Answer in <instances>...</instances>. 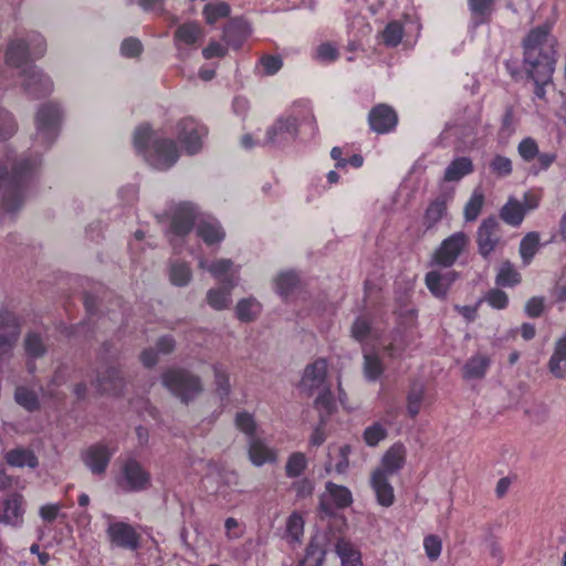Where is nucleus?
Segmentation results:
<instances>
[{
	"instance_id": "412c9836",
	"label": "nucleus",
	"mask_w": 566,
	"mask_h": 566,
	"mask_svg": "<svg viewBox=\"0 0 566 566\" xmlns=\"http://www.w3.org/2000/svg\"><path fill=\"white\" fill-rule=\"evenodd\" d=\"M23 513V496L11 494L3 501L0 520L6 524L18 526L22 523Z\"/></svg>"
},
{
	"instance_id": "338daca9",
	"label": "nucleus",
	"mask_w": 566,
	"mask_h": 566,
	"mask_svg": "<svg viewBox=\"0 0 566 566\" xmlns=\"http://www.w3.org/2000/svg\"><path fill=\"white\" fill-rule=\"evenodd\" d=\"M227 51H228V49L226 45H223L219 42L212 41L202 50V55L205 59L210 60L213 57L224 56L227 54Z\"/></svg>"
},
{
	"instance_id": "e2e57ef3",
	"label": "nucleus",
	"mask_w": 566,
	"mask_h": 566,
	"mask_svg": "<svg viewBox=\"0 0 566 566\" xmlns=\"http://www.w3.org/2000/svg\"><path fill=\"white\" fill-rule=\"evenodd\" d=\"M25 352L30 357H38L44 353L43 343L38 335H28L25 339Z\"/></svg>"
},
{
	"instance_id": "39448f33",
	"label": "nucleus",
	"mask_w": 566,
	"mask_h": 566,
	"mask_svg": "<svg viewBox=\"0 0 566 566\" xmlns=\"http://www.w3.org/2000/svg\"><path fill=\"white\" fill-rule=\"evenodd\" d=\"M114 481L119 491L135 493L147 490L151 484V476L140 462L128 458L120 462Z\"/></svg>"
},
{
	"instance_id": "f704fd0d",
	"label": "nucleus",
	"mask_w": 566,
	"mask_h": 566,
	"mask_svg": "<svg viewBox=\"0 0 566 566\" xmlns=\"http://www.w3.org/2000/svg\"><path fill=\"white\" fill-rule=\"evenodd\" d=\"M473 169L472 161L468 157L454 159L446 169L444 180L458 181L469 175Z\"/></svg>"
},
{
	"instance_id": "5fc2aeb1",
	"label": "nucleus",
	"mask_w": 566,
	"mask_h": 566,
	"mask_svg": "<svg viewBox=\"0 0 566 566\" xmlns=\"http://www.w3.org/2000/svg\"><path fill=\"white\" fill-rule=\"evenodd\" d=\"M245 532L244 525L235 517H227L224 521V536L229 542L240 539Z\"/></svg>"
},
{
	"instance_id": "2f4dec72",
	"label": "nucleus",
	"mask_w": 566,
	"mask_h": 566,
	"mask_svg": "<svg viewBox=\"0 0 566 566\" xmlns=\"http://www.w3.org/2000/svg\"><path fill=\"white\" fill-rule=\"evenodd\" d=\"M122 385L119 371L109 367L102 371L96 380L95 389L98 392H115Z\"/></svg>"
},
{
	"instance_id": "ea45409f",
	"label": "nucleus",
	"mask_w": 566,
	"mask_h": 566,
	"mask_svg": "<svg viewBox=\"0 0 566 566\" xmlns=\"http://www.w3.org/2000/svg\"><path fill=\"white\" fill-rule=\"evenodd\" d=\"M235 312L240 321L250 322L260 314L261 305L254 298H244L237 304Z\"/></svg>"
},
{
	"instance_id": "e433bc0d",
	"label": "nucleus",
	"mask_w": 566,
	"mask_h": 566,
	"mask_svg": "<svg viewBox=\"0 0 566 566\" xmlns=\"http://www.w3.org/2000/svg\"><path fill=\"white\" fill-rule=\"evenodd\" d=\"M239 486V476L235 472L228 471L219 473L218 486L214 493L223 499L229 497Z\"/></svg>"
},
{
	"instance_id": "5701e85b",
	"label": "nucleus",
	"mask_w": 566,
	"mask_h": 566,
	"mask_svg": "<svg viewBox=\"0 0 566 566\" xmlns=\"http://www.w3.org/2000/svg\"><path fill=\"white\" fill-rule=\"evenodd\" d=\"M352 336L366 344H376L380 335L379 329L374 322L367 316L357 317L350 328Z\"/></svg>"
},
{
	"instance_id": "de8ad7c7",
	"label": "nucleus",
	"mask_w": 566,
	"mask_h": 566,
	"mask_svg": "<svg viewBox=\"0 0 566 566\" xmlns=\"http://www.w3.org/2000/svg\"><path fill=\"white\" fill-rule=\"evenodd\" d=\"M539 245V238L536 233H528L521 242L520 253L525 263H528L535 255Z\"/></svg>"
},
{
	"instance_id": "864d4df0",
	"label": "nucleus",
	"mask_w": 566,
	"mask_h": 566,
	"mask_svg": "<svg viewBox=\"0 0 566 566\" xmlns=\"http://www.w3.org/2000/svg\"><path fill=\"white\" fill-rule=\"evenodd\" d=\"M315 394H317V397L315 398L316 408L319 411L329 415L335 408V400L328 386H325L324 389L316 390Z\"/></svg>"
},
{
	"instance_id": "4d7b16f0",
	"label": "nucleus",
	"mask_w": 566,
	"mask_h": 566,
	"mask_svg": "<svg viewBox=\"0 0 566 566\" xmlns=\"http://www.w3.org/2000/svg\"><path fill=\"white\" fill-rule=\"evenodd\" d=\"M213 374L217 394L220 396V398L227 397L230 392L229 376L224 370L217 366L213 367Z\"/></svg>"
},
{
	"instance_id": "f03ea898",
	"label": "nucleus",
	"mask_w": 566,
	"mask_h": 566,
	"mask_svg": "<svg viewBox=\"0 0 566 566\" xmlns=\"http://www.w3.org/2000/svg\"><path fill=\"white\" fill-rule=\"evenodd\" d=\"M408 450L405 443L395 442L381 455L379 464L371 471L369 483L377 503L389 507L395 503V490L389 476L400 472L407 463Z\"/></svg>"
},
{
	"instance_id": "6ab92c4d",
	"label": "nucleus",
	"mask_w": 566,
	"mask_h": 566,
	"mask_svg": "<svg viewBox=\"0 0 566 566\" xmlns=\"http://www.w3.org/2000/svg\"><path fill=\"white\" fill-rule=\"evenodd\" d=\"M499 224L494 219H488L482 222L478 230V244L480 253L488 256L494 251L499 243Z\"/></svg>"
},
{
	"instance_id": "79ce46f5",
	"label": "nucleus",
	"mask_w": 566,
	"mask_h": 566,
	"mask_svg": "<svg viewBox=\"0 0 566 566\" xmlns=\"http://www.w3.org/2000/svg\"><path fill=\"white\" fill-rule=\"evenodd\" d=\"M297 283V275L293 272H282L274 279L275 290L282 296H287Z\"/></svg>"
},
{
	"instance_id": "8fccbe9b",
	"label": "nucleus",
	"mask_w": 566,
	"mask_h": 566,
	"mask_svg": "<svg viewBox=\"0 0 566 566\" xmlns=\"http://www.w3.org/2000/svg\"><path fill=\"white\" fill-rule=\"evenodd\" d=\"M423 549L426 556L436 562L442 553V539L436 534H429L423 538Z\"/></svg>"
},
{
	"instance_id": "4c0bfd02",
	"label": "nucleus",
	"mask_w": 566,
	"mask_h": 566,
	"mask_svg": "<svg viewBox=\"0 0 566 566\" xmlns=\"http://www.w3.org/2000/svg\"><path fill=\"white\" fill-rule=\"evenodd\" d=\"M525 216V210L517 200L510 199L501 210L502 219L512 226H518Z\"/></svg>"
},
{
	"instance_id": "2eb2a0df",
	"label": "nucleus",
	"mask_w": 566,
	"mask_h": 566,
	"mask_svg": "<svg viewBox=\"0 0 566 566\" xmlns=\"http://www.w3.org/2000/svg\"><path fill=\"white\" fill-rule=\"evenodd\" d=\"M381 350L375 344H366L363 348V374L368 381L378 380L385 373V364L379 356Z\"/></svg>"
},
{
	"instance_id": "603ef678",
	"label": "nucleus",
	"mask_w": 566,
	"mask_h": 566,
	"mask_svg": "<svg viewBox=\"0 0 566 566\" xmlns=\"http://www.w3.org/2000/svg\"><path fill=\"white\" fill-rule=\"evenodd\" d=\"M521 280L520 274L510 263H503L496 276V283L502 286H513Z\"/></svg>"
},
{
	"instance_id": "c03bdc74",
	"label": "nucleus",
	"mask_w": 566,
	"mask_h": 566,
	"mask_svg": "<svg viewBox=\"0 0 566 566\" xmlns=\"http://www.w3.org/2000/svg\"><path fill=\"white\" fill-rule=\"evenodd\" d=\"M229 6L226 2L216 1L208 3L203 9V15L207 23L212 24L219 19L229 14Z\"/></svg>"
},
{
	"instance_id": "680f3d73",
	"label": "nucleus",
	"mask_w": 566,
	"mask_h": 566,
	"mask_svg": "<svg viewBox=\"0 0 566 566\" xmlns=\"http://www.w3.org/2000/svg\"><path fill=\"white\" fill-rule=\"evenodd\" d=\"M282 65V60L279 56L266 55L260 60L262 73H264L265 75L275 74L281 70Z\"/></svg>"
},
{
	"instance_id": "dca6fc26",
	"label": "nucleus",
	"mask_w": 566,
	"mask_h": 566,
	"mask_svg": "<svg viewBox=\"0 0 566 566\" xmlns=\"http://www.w3.org/2000/svg\"><path fill=\"white\" fill-rule=\"evenodd\" d=\"M457 280V273L452 270H431L426 274V285L436 297H444Z\"/></svg>"
},
{
	"instance_id": "f8f14e48",
	"label": "nucleus",
	"mask_w": 566,
	"mask_h": 566,
	"mask_svg": "<svg viewBox=\"0 0 566 566\" xmlns=\"http://www.w3.org/2000/svg\"><path fill=\"white\" fill-rule=\"evenodd\" d=\"M44 52V43L41 38L33 40L32 46L24 40L12 41L6 52V62L10 65L19 66L31 55L40 56Z\"/></svg>"
},
{
	"instance_id": "393cba45",
	"label": "nucleus",
	"mask_w": 566,
	"mask_h": 566,
	"mask_svg": "<svg viewBox=\"0 0 566 566\" xmlns=\"http://www.w3.org/2000/svg\"><path fill=\"white\" fill-rule=\"evenodd\" d=\"M335 553L340 560V566H364L360 548L346 538L336 542Z\"/></svg>"
},
{
	"instance_id": "4468645a",
	"label": "nucleus",
	"mask_w": 566,
	"mask_h": 566,
	"mask_svg": "<svg viewBox=\"0 0 566 566\" xmlns=\"http://www.w3.org/2000/svg\"><path fill=\"white\" fill-rule=\"evenodd\" d=\"M517 151L525 161L530 163L536 159V170L547 169L556 159V155L553 153L541 154L536 140L531 137L524 138L518 144Z\"/></svg>"
},
{
	"instance_id": "7ed1b4c3",
	"label": "nucleus",
	"mask_w": 566,
	"mask_h": 566,
	"mask_svg": "<svg viewBox=\"0 0 566 566\" xmlns=\"http://www.w3.org/2000/svg\"><path fill=\"white\" fill-rule=\"evenodd\" d=\"M134 145L151 166L160 170L171 167L179 156L172 140L153 139L151 130L147 125H142L136 129Z\"/></svg>"
},
{
	"instance_id": "20e7f679",
	"label": "nucleus",
	"mask_w": 566,
	"mask_h": 566,
	"mask_svg": "<svg viewBox=\"0 0 566 566\" xmlns=\"http://www.w3.org/2000/svg\"><path fill=\"white\" fill-rule=\"evenodd\" d=\"M199 265L223 284V289L208 291L207 303L218 311L227 308L231 303V290L238 283L239 269L228 259H220L211 264L201 260Z\"/></svg>"
},
{
	"instance_id": "cd10ccee",
	"label": "nucleus",
	"mask_w": 566,
	"mask_h": 566,
	"mask_svg": "<svg viewBox=\"0 0 566 566\" xmlns=\"http://www.w3.org/2000/svg\"><path fill=\"white\" fill-rule=\"evenodd\" d=\"M547 367L555 378L566 377V335L556 340Z\"/></svg>"
},
{
	"instance_id": "0e129e2a",
	"label": "nucleus",
	"mask_w": 566,
	"mask_h": 566,
	"mask_svg": "<svg viewBox=\"0 0 566 566\" xmlns=\"http://www.w3.org/2000/svg\"><path fill=\"white\" fill-rule=\"evenodd\" d=\"M485 301L494 308L496 310H503L506 307L509 303V297L506 293L500 290H492L490 291L486 296Z\"/></svg>"
},
{
	"instance_id": "a19ab883",
	"label": "nucleus",
	"mask_w": 566,
	"mask_h": 566,
	"mask_svg": "<svg viewBox=\"0 0 566 566\" xmlns=\"http://www.w3.org/2000/svg\"><path fill=\"white\" fill-rule=\"evenodd\" d=\"M304 521L303 517L293 513L286 522V539L291 544H298L303 537Z\"/></svg>"
},
{
	"instance_id": "72a5a7b5",
	"label": "nucleus",
	"mask_w": 566,
	"mask_h": 566,
	"mask_svg": "<svg viewBox=\"0 0 566 566\" xmlns=\"http://www.w3.org/2000/svg\"><path fill=\"white\" fill-rule=\"evenodd\" d=\"M426 397V386L421 382H415L407 395V412L411 418L420 413Z\"/></svg>"
},
{
	"instance_id": "9d476101",
	"label": "nucleus",
	"mask_w": 566,
	"mask_h": 566,
	"mask_svg": "<svg viewBox=\"0 0 566 566\" xmlns=\"http://www.w3.org/2000/svg\"><path fill=\"white\" fill-rule=\"evenodd\" d=\"M353 503L350 490L345 485L333 482L325 484V490L319 496V507L326 514H332L334 509H345Z\"/></svg>"
},
{
	"instance_id": "49530a36",
	"label": "nucleus",
	"mask_w": 566,
	"mask_h": 566,
	"mask_svg": "<svg viewBox=\"0 0 566 566\" xmlns=\"http://www.w3.org/2000/svg\"><path fill=\"white\" fill-rule=\"evenodd\" d=\"M447 210L446 202L443 200H437L429 205L424 213V224L427 228H431L437 224Z\"/></svg>"
},
{
	"instance_id": "c9c22d12",
	"label": "nucleus",
	"mask_w": 566,
	"mask_h": 566,
	"mask_svg": "<svg viewBox=\"0 0 566 566\" xmlns=\"http://www.w3.org/2000/svg\"><path fill=\"white\" fill-rule=\"evenodd\" d=\"M6 459L10 465L13 467H28V468H35L38 465V459L35 454L25 449H14L7 453Z\"/></svg>"
},
{
	"instance_id": "f257e3e1",
	"label": "nucleus",
	"mask_w": 566,
	"mask_h": 566,
	"mask_svg": "<svg viewBox=\"0 0 566 566\" xmlns=\"http://www.w3.org/2000/svg\"><path fill=\"white\" fill-rule=\"evenodd\" d=\"M555 39L547 24L533 29L524 40V67L535 84L534 94L544 99L555 71Z\"/></svg>"
},
{
	"instance_id": "774afa93",
	"label": "nucleus",
	"mask_w": 566,
	"mask_h": 566,
	"mask_svg": "<svg viewBox=\"0 0 566 566\" xmlns=\"http://www.w3.org/2000/svg\"><path fill=\"white\" fill-rule=\"evenodd\" d=\"M120 51L127 57L137 56L142 52V43L137 39H127L122 43Z\"/></svg>"
},
{
	"instance_id": "a18cd8bd",
	"label": "nucleus",
	"mask_w": 566,
	"mask_h": 566,
	"mask_svg": "<svg viewBox=\"0 0 566 566\" xmlns=\"http://www.w3.org/2000/svg\"><path fill=\"white\" fill-rule=\"evenodd\" d=\"M15 401L18 405H20L21 407L29 411H33L39 408L38 395L27 387L17 388Z\"/></svg>"
},
{
	"instance_id": "6e6552de",
	"label": "nucleus",
	"mask_w": 566,
	"mask_h": 566,
	"mask_svg": "<svg viewBox=\"0 0 566 566\" xmlns=\"http://www.w3.org/2000/svg\"><path fill=\"white\" fill-rule=\"evenodd\" d=\"M469 244V237L464 232H455L444 239L433 254V261L449 268L454 264L459 255Z\"/></svg>"
},
{
	"instance_id": "69168bd1",
	"label": "nucleus",
	"mask_w": 566,
	"mask_h": 566,
	"mask_svg": "<svg viewBox=\"0 0 566 566\" xmlns=\"http://www.w3.org/2000/svg\"><path fill=\"white\" fill-rule=\"evenodd\" d=\"M492 170L500 176H507L512 171V161L503 156H496L491 163Z\"/></svg>"
},
{
	"instance_id": "13d9d810",
	"label": "nucleus",
	"mask_w": 566,
	"mask_h": 566,
	"mask_svg": "<svg viewBox=\"0 0 566 566\" xmlns=\"http://www.w3.org/2000/svg\"><path fill=\"white\" fill-rule=\"evenodd\" d=\"M237 428L245 434L253 436L256 431V422L252 415L239 412L235 417Z\"/></svg>"
},
{
	"instance_id": "423d86ee",
	"label": "nucleus",
	"mask_w": 566,
	"mask_h": 566,
	"mask_svg": "<svg viewBox=\"0 0 566 566\" xmlns=\"http://www.w3.org/2000/svg\"><path fill=\"white\" fill-rule=\"evenodd\" d=\"M164 386L182 401L193 399L202 390L200 379L184 369H169L163 375Z\"/></svg>"
},
{
	"instance_id": "c85d7f7f",
	"label": "nucleus",
	"mask_w": 566,
	"mask_h": 566,
	"mask_svg": "<svg viewBox=\"0 0 566 566\" xmlns=\"http://www.w3.org/2000/svg\"><path fill=\"white\" fill-rule=\"evenodd\" d=\"M59 118L60 113L56 106L46 105L42 107L36 115V127L39 134L43 137L53 136Z\"/></svg>"
},
{
	"instance_id": "bb28decb",
	"label": "nucleus",
	"mask_w": 566,
	"mask_h": 566,
	"mask_svg": "<svg viewBox=\"0 0 566 566\" xmlns=\"http://www.w3.org/2000/svg\"><path fill=\"white\" fill-rule=\"evenodd\" d=\"M196 217L195 207L190 203H180L176 207L172 219H171V230L178 234L182 235L187 233L191 226L192 221Z\"/></svg>"
},
{
	"instance_id": "052dcab7",
	"label": "nucleus",
	"mask_w": 566,
	"mask_h": 566,
	"mask_svg": "<svg viewBox=\"0 0 566 566\" xmlns=\"http://www.w3.org/2000/svg\"><path fill=\"white\" fill-rule=\"evenodd\" d=\"M338 57V51L332 43H322L316 49V59L323 63H329Z\"/></svg>"
},
{
	"instance_id": "58836bf2",
	"label": "nucleus",
	"mask_w": 566,
	"mask_h": 566,
	"mask_svg": "<svg viewBox=\"0 0 566 566\" xmlns=\"http://www.w3.org/2000/svg\"><path fill=\"white\" fill-rule=\"evenodd\" d=\"M388 436L387 428L381 422H373L363 431V440L368 447H376Z\"/></svg>"
},
{
	"instance_id": "7c9ffc66",
	"label": "nucleus",
	"mask_w": 566,
	"mask_h": 566,
	"mask_svg": "<svg viewBox=\"0 0 566 566\" xmlns=\"http://www.w3.org/2000/svg\"><path fill=\"white\" fill-rule=\"evenodd\" d=\"M490 358L484 354L473 355L462 368L463 377L469 380L483 378L490 367Z\"/></svg>"
},
{
	"instance_id": "4be33fe9",
	"label": "nucleus",
	"mask_w": 566,
	"mask_h": 566,
	"mask_svg": "<svg viewBox=\"0 0 566 566\" xmlns=\"http://www.w3.org/2000/svg\"><path fill=\"white\" fill-rule=\"evenodd\" d=\"M19 335V327L13 315H0V357L7 355Z\"/></svg>"
},
{
	"instance_id": "37998d69",
	"label": "nucleus",
	"mask_w": 566,
	"mask_h": 566,
	"mask_svg": "<svg viewBox=\"0 0 566 566\" xmlns=\"http://www.w3.org/2000/svg\"><path fill=\"white\" fill-rule=\"evenodd\" d=\"M483 205H484V195L480 189H475L472 192L471 198L469 199V201L467 202V205L464 207L463 212H464L465 220L467 221L475 220L479 217Z\"/></svg>"
},
{
	"instance_id": "6e6d98bb",
	"label": "nucleus",
	"mask_w": 566,
	"mask_h": 566,
	"mask_svg": "<svg viewBox=\"0 0 566 566\" xmlns=\"http://www.w3.org/2000/svg\"><path fill=\"white\" fill-rule=\"evenodd\" d=\"M403 30L400 23H389L382 32L384 42L388 45L395 46L402 39Z\"/></svg>"
},
{
	"instance_id": "bf43d9fd",
	"label": "nucleus",
	"mask_w": 566,
	"mask_h": 566,
	"mask_svg": "<svg viewBox=\"0 0 566 566\" xmlns=\"http://www.w3.org/2000/svg\"><path fill=\"white\" fill-rule=\"evenodd\" d=\"M191 277L190 270L186 264H175L170 271V281L172 284L182 286L186 285Z\"/></svg>"
},
{
	"instance_id": "c756f323",
	"label": "nucleus",
	"mask_w": 566,
	"mask_h": 566,
	"mask_svg": "<svg viewBox=\"0 0 566 566\" xmlns=\"http://www.w3.org/2000/svg\"><path fill=\"white\" fill-rule=\"evenodd\" d=\"M198 235L207 243L213 244L223 240L224 232L219 222L210 217L201 218L197 227Z\"/></svg>"
},
{
	"instance_id": "ddd939ff",
	"label": "nucleus",
	"mask_w": 566,
	"mask_h": 566,
	"mask_svg": "<svg viewBox=\"0 0 566 566\" xmlns=\"http://www.w3.org/2000/svg\"><path fill=\"white\" fill-rule=\"evenodd\" d=\"M179 139L185 144L189 154L197 153L201 147V140L207 135L205 126L192 118H185L178 124Z\"/></svg>"
},
{
	"instance_id": "09e8293b",
	"label": "nucleus",
	"mask_w": 566,
	"mask_h": 566,
	"mask_svg": "<svg viewBox=\"0 0 566 566\" xmlns=\"http://www.w3.org/2000/svg\"><path fill=\"white\" fill-rule=\"evenodd\" d=\"M30 75H28L27 78V88L30 92H38V91H49L51 88V82L48 77H45L42 73L33 70L32 67L29 69Z\"/></svg>"
},
{
	"instance_id": "aec40b11",
	"label": "nucleus",
	"mask_w": 566,
	"mask_h": 566,
	"mask_svg": "<svg viewBox=\"0 0 566 566\" xmlns=\"http://www.w3.org/2000/svg\"><path fill=\"white\" fill-rule=\"evenodd\" d=\"M369 123L377 133H387L397 124L395 111L387 105L374 107L369 114Z\"/></svg>"
},
{
	"instance_id": "b1692460",
	"label": "nucleus",
	"mask_w": 566,
	"mask_h": 566,
	"mask_svg": "<svg viewBox=\"0 0 566 566\" xmlns=\"http://www.w3.org/2000/svg\"><path fill=\"white\" fill-rule=\"evenodd\" d=\"M203 38L202 28L195 22H188L179 25L175 31V45L179 52L184 48L195 45Z\"/></svg>"
},
{
	"instance_id": "a878e982",
	"label": "nucleus",
	"mask_w": 566,
	"mask_h": 566,
	"mask_svg": "<svg viewBox=\"0 0 566 566\" xmlns=\"http://www.w3.org/2000/svg\"><path fill=\"white\" fill-rule=\"evenodd\" d=\"M352 447L349 444H332L328 447V462L326 470H334L337 473H345L349 468V454Z\"/></svg>"
},
{
	"instance_id": "9b49d317",
	"label": "nucleus",
	"mask_w": 566,
	"mask_h": 566,
	"mask_svg": "<svg viewBox=\"0 0 566 566\" xmlns=\"http://www.w3.org/2000/svg\"><path fill=\"white\" fill-rule=\"evenodd\" d=\"M106 535L112 546L132 551L139 547L140 535L130 524L111 522L107 526Z\"/></svg>"
},
{
	"instance_id": "3c124183",
	"label": "nucleus",
	"mask_w": 566,
	"mask_h": 566,
	"mask_svg": "<svg viewBox=\"0 0 566 566\" xmlns=\"http://www.w3.org/2000/svg\"><path fill=\"white\" fill-rule=\"evenodd\" d=\"M307 465L305 454L301 452L292 453L286 462L285 471L289 476H298L303 473Z\"/></svg>"
},
{
	"instance_id": "f3484780",
	"label": "nucleus",
	"mask_w": 566,
	"mask_h": 566,
	"mask_svg": "<svg viewBox=\"0 0 566 566\" xmlns=\"http://www.w3.org/2000/svg\"><path fill=\"white\" fill-rule=\"evenodd\" d=\"M248 455L255 467L273 464L279 459V451L270 447L263 439L252 438L248 447Z\"/></svg>"
},
{
	"instance_id": "1a4fd4ad",
	"label": "nucleus",
	"mask_w": 566,
	"mask_h": 566,
	"mask_svg": "<svg viewBox=\"0 0 566 566\" xmlns=\"http://www.w3.org/2000/svg\"><path fill=\"white\" fill-rule=\"evenodd\" d=\"M328 363L325 358H317L306 365L300 380V389L308 396L327 386Z\"/></svg>"
},
{
	"instance_id": "473e14b6",
	"label": "nucleus",
	"mask_w": 566,
	"mask_h": 566,
	"mask_svg": "<svg viewBox=\"0 0 566 566\" xmlns=\"http://www.w3.org/2000/svg\"><path fill=\"white\" fill-rule=\"evenodd\" d=\"M296 126V119L293 117H289L284 120L280 119L269 129L268 142L276 143L285 139L287 136L294 135Z\"/></svg>"
},
{
	"instance_id": "a211bd4d",
	"label": "nucleus",
	"mask_w": 566,
	"mask_h": 566,
	"mask_svg": "<svg viewBox=\"0 0 566 566\" xmlns=\"http://www.w3.org/2000/svg\"><path fill=\"white\" fill-rule=\"evenodd\" d=\"M375 345L387 358L395 359L402 355L408 346V342L403 332L394 331L388 335L380 334Z\"/></svg>"
},
{
	"instance_id": "0eeeda50",
	"label": "nucleus",
	"mask_w": 566,
	"mask_h": 566,
	"mask_svg": "<svg viewBox=\"0 0 566 566\" xmlns=\"http://www.w3.org/2000/svg\"><path fill=\"white\" fill-rule=\"evenodd\" d=\"M115 452L116 449L112 444L97 442L82 451L81 460L92 474L99 476L105 474Z\"/></svg>"
}]
</instances>
